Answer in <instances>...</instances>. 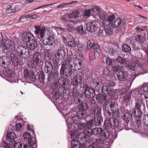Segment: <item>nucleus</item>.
<instances>
[{"label":"nucleus","mask_w":148,"mask_h":148,"mask_svg":"<svg viewBox=\"0 0 148 148\" xmlns=\"http://www.w3.org/2000/svg\"><path fill=\"white\" fill-rule=\"evenodd\" d=\"M117 76L119 80L121 81H124L125 80L127 76V73L125 71H119L117 74Z\"/></svg>","instance_id":"obj_24"},{"label":"nucleus","mask_w":148,"mask_h":148,"mask_svg":"<svg viewBox=\"0 0 148 148\" xmlns=\"http://www.w3.org/2000/svg\"><path fill=\"white\" fill-rule=\"evenodd\" d=\"M76 29L78 32L82 34H85L86 33V30L83 29L82 25L79 26L76 28Z\"/></svg>","instance_id":"obj_39"},{"label":"nucleus","mask_w":148,"mask_h":148,"mask_svg":"<svg viewBox=\"0 0 148 148\" xmlns=\"http://www.w3.org/2000/svg\"><path fill=\"white\" fill-rule=\"evenodd\" d=\"M53 69V66L51 63L49 62H46L45 63L44 71L47 73L51 74Z\"/></svg>","instance_id":"obj_18"},{"label":"nucleus","mask_w":148,"mask_h":148,"mask_svg":"<svg viewBox=\"0 0 148 148\" xmlns=\"http://www.w3.org/2000/svg\"><path fill=\"white\" fill-rule=\"evenodd\" d=\"M105 108L108 112L111 111L112 112H113L115 110L114 103L112 102H108L105 105Z\"/></svg>","instance_id":"obj_22"},{"label":"nucleus","mask_w":148,"mask_h":148,"mask_svg":"<svg viewBox=\"0 0 148 148\" xmlns=\"http://www.w3.org/2000/svg\"><path fill=\"white\" fill-rule=\"evenodd\" d=\"M15 141L14 143L13 147L14 148H21L22 146L21 143L19 142L15 143Z\"/></svg>","instance_id":"obj_52"},{"label":"nucleus","mask_w":148,"mask_h":148,"mask_svg":"<svg viewBox=\"0 0 148 148\" xmlns=\"http://www.w3.org/2000/svg\"><path fill=\"white\" fill-rule=\"evenodd\" d=\"M93 121L92 120H91L90 121H88L86 125V126L87 127H90L91 126H92L93 125H94L93 123Z\"/></svg>","instance_id":"obj_61"},{"label":"nucleus","mask_w":148,"mask_h":148,"mask_svg":"<svg viewBox=\"0 0 148 148\" xmlns=\"http://www.w3.org/2000/svg\"><path fill=\"white\" fill-rule=\"evenodd\" d=\"M91 10L90 9H89L87 10H86L84 13V16L88 17L90 16V14Z\"/></svg>","instance_id":"obj_63"},{"label":"nucleus","mask_w":148,"mask_h":148,"mask_svg":"<svg viewBox=\"0 0 148 148\" xmlns=\"http://www.w3.org/2000/svg\"><path fill=\"white\" fill-rule=\"evenodd\" d=\"M11 64L10 61L6 56L0 57V65L4 68H8Z\"/></svg>","instance_id":"obj_8"},{"label":"nucleus","mask_w":148,"mask_h":148,"mask_svg":"<svg viewBox=\"0 0 148 148\" xmlns=\"http://www.w3.org/2000/svg\"><path fill=\"white\" fill-rule=\"evenodd\" d=\"M71 145L72 148H86L83 144H80L77 140L74 139L71 141Z\"/></svg>","instance_id":"obj_21"},{"label":"nucleus","mask_w":148,"mask_h":148,"mask_svg":"<svg viewBox=\"0 0 148 148\" xmlns=\"http://www.w3.org/2000/svg\"><path fill=\"white\" fill-rule=\"evenodd\" d=\"M74 125H75L72 126V127H70V125L69 126L68 128L69 129L70 131L73 132L75 130L76 132H77V130L76 131V129H75V130L73 129H75L77 127L78 129L80 130H83L84 128L86 126L85 123H79V122L77 124H74Z\"/></svg>","instance_id":"obj_13"},{"label":"nucleus","mask_w":148,"mask_h":148,"mask_svg":"<svg viewBox=\"0 0 148 148\" xmlns=\"http://www.w3.org/2000/svg\"><path fill=\"white\" fill-rule=\"evenodd\" d=\"M77 1H73L69 3H62L58 5L57 7V9H59V8H61L62 9L64 7H65V6L68 5L73 3H77Z\"/></svg>","instance_id":"obj_42"},{"label":"nucleus","mask_w":148,"mask_h":148,"mask_svg":"<svg viewBox=\"0 0 148 148\" xmlns=\"http://www.w3.org/2000/svg\"><path fill=\"white\" fill-rule=\"evenodd\" d=\"M33 62L36 65L40 64L42 60V55L39 53H35L32 56Z\"/></svg>","instance_id":"obj_15"},{"label":"nucleus","mask_w":148,"mask_h":148,"mask_svg":"<svg viewBox=\"0 0 148 148\" xmlns=\"http://www.w3.org/2000/svg\"><path fill=\"white\" fill-rule=\"evenodd\" d=\"M43 42L45 45H52L54 43V40L52 37H49L44 39Z\"/></svg>","instance_id":"obj_29"},{"label":"nucleus","mask_w":148,"mask_h":148,"mask_svg":"<svg viewBox=\"0 0 148 148\" xmlns=\"http://www.w3.org/2000/svg\"><path fill=\"white\" fill-rule=\"evenodd\" d=\"M77 134H74V133H71L70 134V135L72 138H77V136H78L79 137L78 139L79 138L80 139L82 140H85L87 142V137L91 135L93 132L92 129L90 127H88L86 129H85L83 133L81 134V135H84L83 137H82L80 134H79L78 131H77Z\"/></svg>","instance_id":"obj_2"},{"label":"nucleus","mask_w":148,"mask_h":148,"mask_svg":"<svg viewBox=\"0 0 148 148\" xmlns=\"http://www.w3.org/2000/svg\"><path fill=\"white\" fill-rule=\"evenodd\" d=\"M10 145L9 146L7 143L4 141H2L1 145V146L4 148H11Z\"/></svg>","instance_id":"obj_58"},{"label":"nucleus","mask_w":148,"mask_h":148,"mask_svg":"<svg viewBox=\"0 0 148 148\" xmlns=\"http://www.w3.org/2000/svg\"><path fill=\"white\" fill-rule=\"evenodd\" d=\"M96 142L98 144H102L104 143V140L101 139H96Z\"/></svg>","instance_id":"obj_64"},{"label":"nucleus","mask_w":148,"mask_h":148,"mask_svg":"<svg viewBox=\"0 0 148 148\" xmlns=\"http://www.w3.org/2000/svg\"><path fill=\"white\" fill-rule=\"evenodd\" d=\"M22 39L24 42L27 43L32 39H34V37L30 32H24L22 35Z\"/></svg>","instance_id":"obj_11"},{"label":"nucleus","mask_w":148,"mask_h":148,"mask_svg":"<svg viewBox=\"0 0 148 148\" xmlns=\"http://www.w3.org/2000/svg\"><path fill=\"white\" fill-rule=\"evenodd\" d=\"M22 128L21 125L20 123L16 124L15 130L17 132H18Z\"/></svg>","instance_id":"obj_57"},{"label":"nucleus","mask_w":148,"mask_h":148,"mask_svg":"<svg viewBox=\"0 0 148 148\" xmlns=\"http://www.w3.org/2000/svg\"><path fill=\"white\" fill-rule=\"evenodd\" d=\"M72 120L73 122L71 123L68 122L69 121V119L66 120V121L67 122V125L68 126V127L69 125L70 126V127H72V126L75 125H74V124H77L78 123L80 122V120L79 119L78 116L77 115L73 116L72 117Z\"/></svg>","instance_id":"obj_19"},{"label":"nucleus","mask_w":148,"mask_h":148,"mask_svg":"<svg viewBox=\"0 0 148 148\" xmlns=\"http://www.w3.org/2000/svg\"><path fill=\"white\" fill-rule=\"evenodd\" d=\"M97 16H98L102 20H105L107 18V16L106 14V13L103 12L101 10Z\"/></svg>","instance_id":"obj_45"},{"label":"nucleus","mask_w":148,"mask_h":148,"mask_svg":"<svg viewBox=\"0 0 148 148\" xmlns=\"http://www.w3.org/2000/svg\"><path fill=\"white\" fill-rule=\"evenodd\" d=\"M23 136L25 139L27 140H29L31 138V135L27 132H25L23 134Z\"/></svg>","instance_id":"obj_51"},{"label":"nucleus","mask_w":148,"mask_h":148,"mask_svg":"<svg viewBox=\"0 0 148 148\" xmlns=\"http://www.w3.org/2000/svg\"><path fill=\"white\" fill-rule=\"evenodd\" d=\"M143 37L139 35H137L135 37L136 40L140 43H143Z\"/></svg>","instance_id":"obj_50"},{"label":"nucleus","mask_w":148,"mask_h":148,"mask_svg":"<svg viewBox=\"0 0 148 148\" xmlns=\"http://www.w3.org/2000/svg\"><path fill=\"white\" fill-rule=\"evenodd\" d=\"M23 73L24 77L27 79H30L33 81H34L36 79V76L34 75L33 71H29L27 69H25Z\"/></svg>","instance_id":"obj_9"},{"label":"nucleus","mask_w":148,"mask_h":148,"mask_svg":"<svg viewBox=\"0 0 148 148\" xmlns=\"http://www.w3.org/2000/svg\"><path fill=\"white\" fill-rule=\"evenodd\" d=\"M66 54L64 50L60 49L58 50L56 52L55 57L58 60H62L63 59Z\"/></svg>","instance_id":"obj_16"},{"label":"nucleus","mask_w":148,"mask_h":148,"mask_svg":"<svg viewBox=\"0 0 148 148\" xmlns=\"http://www.w3.org/2000/svg\"><path fill=\"white\" fill-rule=\"evenodd\" d=\"M4 75L10 78L12 76V71L10 69H7L3 71Z\"/></svg>","instance_id":"obj_38"},{"label":"nucleus","mask_w":148,"mask_h":148,"mask_svg":"<svg viewBox=\"0 0 148 148\" xmlns=\"http://www.w3.org/2000/svg\"><path fill=\"white\" fill-rule=\"evenodd\" d=\"M79 12L76 11L75 12L72 13L68 15V17L70 18H75L78 16Z\"/></svg>","instance_id":"obj_44"},{"label":"nucleus","mask_w":148,"mask_h":148,"mask_svg":"<svg viewBox=\"0 0 148 148\" xmlns=\"http://www.w3.org/2000/svg\"><path fill=\"white\" fill-rule=\"evenodd\" d=\"M128 77V80L130 82V85H131L132 82L134 79L135 77L134 76L131 75H129Z\"/></svg>","instance_id":"obj_59"},{"label":"nucleus","mask_w":148,"mask_h":148,"mask_svg":"<svg viewBox=\"0 0 148 148\" xmlns=\"http://www.w3.org/2000/svg\"><path fill=\"white\" fill-rule=\"evenodd\" d=\"M74 23V21L73 20H71V22H70V21H68L67 22V25L69 28H72L73 27Z\"/></svg>","instance_id":"obj_56"},{"label":"nucleus","mask_w":148,"mask_h":148,"mask_svg":"<svg viewBox=\"0 0 148 148\" xmlns=\"http://www.w3.org/2000/svg\"><path fill=\"white\" fill-rule=\"evenodd\" d=\"M34 28L35 33L36 34H39L40 40L43 39L46 31L45 27L39 25H37L35 26Z\"/></svg>","instance_id":"obj_6"},{"label":"nucleus","mask_w":148,"mask_h":148,"mask_svg":"<svg viewBox=\"0 0 148 148\" xmlns=\"http://www.w3.org/2000/svg\"><path fill=\"white\" fill-rule=\"evenodd\" d=\"M82 88L84 89L83 93L85 94L86 97L89 98L95 95V91L93 89L90 88L87 86H83Z\"/></svg>","instance_id":"obj_10"},{"label":"nucleus","mask_w":148,"mask_h":148,"mask_svg":"<svg viewBox=\"0 0 148 148\" xmlns=\"http://www.w3.org/2000/svg\"><path fill=\"white\" fill-rule=\"evenodd\" d=\"M94 43V41L92 40H88L87 42V45L86 47L87 49H90L92 48Z\"/></svg>","instance_id":"obj_47"},{"label":"nucleus","mask_w":148,"mask_h":148,"mask_svg":"<svg viewBox=\"0 0 148 148\" xmlns=\"http://www.w3.org/2000/svg\"><path fill=\"white\" fill-rule=\"evenodd\" d=\"M143 122L146 125L148 126V115H145L143 117Z\"/></svg>","instance_id":"obj_48"},{"label":"nucleus","mask_w":148,"mask_h":148,"mask_svg":"<svg viewBox=\"0 0 148 148\" xmlns=\"http://www.w3.org/2000/svg\"><path fill=\"white\" fill-rule=\"evenodd\" d=\"M135 110L133 112L135 116L140 117L141 116L142 112L140 109H135Z\"/></svg>","instance_id":"obj_43"},{"label":"nucleus","mask_w":148,"mask_h":148,"mask_svg":"<svg viewBox=\"0 0 148 148\" xmlns=\"http://www.w3.org/2000/svg\"><path fill=\"white\" fill-rule=\"evenodd\" d=\"M101 91L105 94L111 95L112 94V91L111 87L108 85L103 86L102 87Z\"/></svg>","instance_id":"obj_23"},{"label":"nucleus","mask_w":148,"mask_h":148,"mask_svg":"<svg viewBox=\"0 0 148 148\" xmlns=\"http://www.w3.org/2000/svg\"><path fill=\"white\" fill-rule=\"evenodd\" d=\"M100 136L101 139L104 140H106L109 137V134L108 132H103L102 134H101Z\"/></svg>","instance_id":"obj_46"},{"label":"nucleus","mask_w":148,"mask_h":148,"mask_svg":"<svg viewBox=\"0 0 148 148\" xmlns=\"http://www.w3.org/2000/svg\"><path fill=\"white\" fill-rule=\"evenodd\" d=\"M98 30H99V31L98 32L97 31V32L96 33H97V34L99 36H104L106 35H105L104 34V33H105L104 31H103L102 30H99V29Z\"/></svg>","instance_id":"obj_53"},{"label":"nucleus","mask_w":148,"mask_h":148,"mask_svg":"<svg viewBox=\"0 0 148 148\" xmlns=\"http://www.w3.org/2000/svg\"><path fill=\"white\" fill-rule=\"evenodd\" d=\"M101 108L97 106H95L92 111V113L96 115H99L101 113Z\"/></svg>","instance_id":"obj_32"},{"label":"nucleus","mask_w":148,"mask_h":148,"mask_svg":"<svg viewBox=\"0 0 148 148\" xmlns=\"http://www.w3.org/2000/svg\"><path fill=\"white\" fill-rule=\"evenodd\" d=\"M92 48L93 49H96V51L97 53H99L100 51L99 47L96 43H94Z\"/></svg>","instance_id":"obj_54"},{"label":"nucleus","mask_w":148,"mask_h":148,"mask_svg":"<svg viewBox=\"0 0 148 148\" xmlns=\"http://www.w3.org/2000/svg\"><path fill=\"white\" fill-rule=\"evenodd\" d=\"M103 130L100 128L96 127L93 130V133L94 135L97 136H99L102 134Z\"/></svg>","instance_id":"obj_34"},{"label":"nucleus","mask_w":148,"mask_h":148,"mask_svg":"<svg viewBox=\"0 0 148 148\" xmlns=\"http://www.w3.org/2000/svg\"><path fill=\"white\" fill-rule=\"evenodd\" d=\"M126 22L125 19L123 18V19L120 18L115 19L112 22V26L114 27H116L119 26L121 24H124Z\"/></svg>","instance_id":"obj_14"},{"label":"nucleus","mask_w":148,"mask_h":148,"mask_svg":"<svg viewBox=\"0 0 148 148\" xmlns=\"http://www.w3.org/2000/svg\"><path fill=\"white\" fill-rule=\"evenodd\" d=\"M79 109L80 111L83 112L86 111L88 109V107L86 103H82L79 104Z\"/></svg>","instance_id":"obj_33"},{"label":"nucleus","mask_w":148,"mask_h":148,"mask_svg":"<svg viewBox=\"0 0 148 148\" xmlns=\"http://www.w3.org/2000/svg\"><path fill=\"white\" fill-rule=\"evenodd\" d=\"M10 57L11 58V60L13 64L15 66H17L19 63L18 60L17 58L14 54L12 53H10Z\"/></svg>","instance_id":"obj_27"},{"label":"nucleus","mask_w":148,"mask_h":148,"mask_svg":"<svg viewBox=\"0 0 148 148\" xmlns=\"http://www.w3.org/2000/svg\"><path fill=\"white\" fill-rule=\"evenodd\" d=\"M98 22L93 20L86 23V29L88 31L91 32H96L99 29V27L97 26Z\"/></svg>","instance_id":"obj_4"},{"label":"nucleus","mask_w":148,"mask_h":148,"mask_svg":"<svg viewBox=\"0 0 148 148\" xmlns=\"http://www.w3.org/2000/svg\"><path fill=\"white\" fill-rule=\"evenodd\" d=\"M0 46L3 50L8 49L11 51H13L15 49L14 42L9 39L6 40L4 43L1 42Z\"/></svg>","instance_id":"obj_5"},{"label":"nucleus","mask_w":148,"mask_h":148,"mask_svg":"<svg viewBox=\"0 0 148 148\" xmlns=\"http://www.w3.org/2000/svg\"><path fill=\"white\" fill-rule=\"evenodd\" d=\"M101 10V8L99 6H93L91 10L90 14L91 15L97 16Z\"/></svg>","instance_id":"obj_25"},{"label":"nucleus","mask_w":148,"mask_h":148,"mask_svg":"<svg viewBox=\"0 0 148 148\" xmlns=\"http://www.w3.org/2000/svg\"><path fill=\"white\" fill-rule=\"evenodd\" d=\"M105 125L110 127L113 129L117 128L119 125V121L115 119L110 118L108 121H106L104 122Z\"/></svg>","instance_id":"obj_7"},{"label":"nucleus","mask_w":148,"mask_h":148,"mask_svg":"<svg viewBox=\"0 0 148 148\" xmlns=\"http://www.w3.org/2000/svg\"><path fill=\"white\" fill-rule=\"evenodd\" d=\"M131 113L130 112H127L124 114L123 119L126 122H128L131 119Z\"/></svg>","instance_id":"obj_40"},{"label":"nucleus","mask_w":148,"mask_h":148,"mask_svg":"<svg viewBox=\"0 0 148 148\" xmlns=\"http://www.w3.org/2000/svg\"><path fill=\"white\" fill-rule=\"evenodd\" d=\"M73 40H70L68 41V45L70 47H74L77 44L78 41L72 37Z\"/></svg>","instance_id":"obj_35"},{"label":"nucleus","mask_w":148,"mask_h":148,"mask_svg":"<svg viewBox=\"0 0 148 148\" xmlns=\"http://www.w3.org/2000/svg\"><path fill=\"white\" fill-rule=\"evenodd\" d=\"M122 49L123 51L126 53H129L131 50L130 46L127 44L123 45L122 46Z\"/></svg>","instance_id":"obj_37"},{"label":"nucleus","mask_w":148,"mask_h":148,"mask_svg":"<svg viewBox=\"0 0 148 148\" xmlns=\"http://www.w3.org/2000/svg\"><path fill=\"white\" fill-rule=\"evenodd\" d=\"M16 51L18 56L22 59H26L29 56L28 49L23 46L18 47L16 48Z\"/></svg>","instance_id":"obj_3"},{"label":"nucleus","mask_w":148,"mask_h":148,"mask_svg":"<svg viewBox=\"0 0 148 148\" xmlns=\"http://www.w3.org/2000/svg\"><path fill=\"white\" fill-rule=\"evenodd\" d=\"M16 135L13 132H10L7 134V141L9 142V145H13L14 142V139L16 138Z\"/></svg>","instance_id":"obj_12"},{"label":"nucleus","mask_w":148,"mask_h":148,"mask_svg":"<svg viewBox=\"0 0 148 148\" xmlns=\"http://www.w3.org/2000/svg\"><path fill=\"white\" fill-rule=\"evenodd\" d=\"M105 28L104 33L108 35H110L112 34V27L111 25H106V24H103Z\"/></svg>","instance_id":"obj_28"},{"label":"nucleus","mask_w":148,"mask_h":148,"mask_svg":"<svg viewBox=\"0 0 148 148\" xmlns=\"http://www.w3.org/2000/svg\"><path fill=\"white\" fill-rule=\"evenodd\" d=\"M106 63L108 65H112L113 62L111 59L108 57H107L106 58Z\"/></svg>","instance_id":"obj_60"},{"label":"nucleus","mask_w":148,"mask_h":148,"mask_svg":"<svg viewBox=\"0 0 148 148\" xmlns=\"http://www.w3.org/2000/svg\"><path fill=\"white\" fill-rule=\"evenodd\" d=\"M82 67V62L78 58L68 57L66 60L64 61L62 65L60 73L66 76L72 74V69L75 70L80 69Z\"/></svg>","instance_id":"obj_1"},{"label":"nucleus","mask_w":148,"mask_h":148,"mask_svg":"<svg viewBox=\"0 0 148 148\" xmlns=\"http://www.w3.org/2000/svg\"><path fill=\"white\" fill-rule=\"evenodd\" d=\"M112 47L113 49L112 52L113 53V55H114L117 53V51L119 49V48L117 46L115 45H113Z\"/></svg>","instance_id":"obj_55"},{"label":"nucleus","mask_w":148,"mask_h":148,"mask_svg":"<svg viewBox=\"0 0 148 148\" xmlns=\"http://www.w3.org/2000/svg\"><path fill=\"white\" fill-rule=\"evenodd\" d=\"M143 100L141 97H140L138 99L136 100L135 109H140L142 105H143Z\"/></svg>","instance_id":"obj_31"},{"label":"nucleus","mask_w":148,"mask_h":148,"mask_svg":"<svg viewBox=\"0 0 148 148\" xmlns=\"http://www.w3.org/2000/svg\"><path fill=\"white\" fill-rule=\"evenodd\" d=\"M127 60V59L125 58L123 59L120 56H119L116 59V60L118 62L122 64H126Z\"/></svg>","instance_id":"obj_36"},{"label":"nucleus","mask_w":148,"mask_h":148,"mask_svg":"<svg viewBox=\"0 0 148 148\" xmlns=\"http://www.w3.org/2000/svg\"><path fill=\"white\" fill-rule=\"evenodd\" d=\"M115 16L114 15H112L108 16H107V18L106 19L103 20L102 23L103 24H106V25H111L112 24V22L115 19Z\"/></svg>","instance_id":"obj_17"},{"label":"nucleus","mask_w":148,"mask_h":148,"mask_svg":"<svg viewBox=\"0 0 148 148\" xmlns=\"http://www.w3.org/2000/svg\"><path fill=\"white\" fill-rule=\"evenodd\" d=\"M128 66L131 70H134L136 68L137 64L134 62H131L128 65Z\"/></svg>","instance_id":"obj_49"},{"label":"nucleus","mask_w":148,"mask_h":148,"mask_svg":"<svg viewBox=\"0 0 148 148\" xmlns=\"http://www.w3.org/2000/svg\"><path fill=\"white\" fill-rule=\"evenodd\" d=\"M27 47L31 50L34 49L37 46V43L34 39H32L27 43Z\"/></svg>","instance_id":"obj_20"},{"label":"nucleus","mask_w":148,"mask_h":148,"mask_svg":"<svg viewBox=\"0 0 148 148\" xmlns=\"http://www.w3.org/2000/svg\"><path fill=\"white\" fill-rule=\"evenodd\" d=\"M138 91L141 94L148 95V86L147 85L143 86L140 88Z\"/></svg>","instance_id":"obj_30"},{"label":"nucleus","mask_w":148,"mask_h":148,"mask_svg":"<svg viewBox=\"0 0 148 148\" xmlns=\"http://www.w3.org/2000/svg\"><path fill=\"white\" fill-rule=\"evenodd\" d=\"M77 115L78 116L80 120L81 118L85 117L86 116L85 115L83 112H80L77 113Z\"/></svg>","instance_id":"obj_62"},{"label":"nucleus","mask_w":148,"mask_h":148,"mask_svg":"<svg viewBox=\"0 0 148 148\" xmlns=\"http://www.w3.org/2000/svg\"><path fill=\"white\" fill-rule=\"evenodd\" d=\"M67 79L65 77H61L58 80V83L61 86L66 85Z\"/></svg>","instance_id":"obj_41"},{"label":"nucleus","mask_w":148,"mask_h":148,"mask_svg":"<svg viewBox=\"0 0 148 148\" xmlns=\"http://www.w3.org/2000/svg\"><path fill=\"white\" fill-rule=\"evenodd\" d=\"M96 99L98 102L102 103L103 102L106 101L107 96L102 94H99L96 95Z\"/></svg>","instance_id":"obj_26"}]
</instances>
